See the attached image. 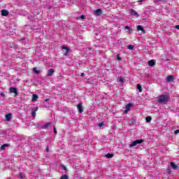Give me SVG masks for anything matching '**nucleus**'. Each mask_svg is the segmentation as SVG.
Returning a JSON list of instances; mask_svg holds the SVG:
<instances>
[{
  "mask_svg": "<svg viewBox=\"0 0 179 179\" xmlns=\"http://www.w3.org/2000/svg\"><path fill=\"white\" fill-rule=\"evenodd\" d=\"M33 72H34V73H36V75H38V73H40V71H38L36 67L33 69Z\"/></svg>",
  "mask_w": 179,
  "mask_h": 179,
  "instance_id": "19",
  "label": "nucleus"
},
{
  "mask_svg": "<svg viewBox=\"0 0 179 179\" xmlns=\"http://www.w3.org/2000/svg\"><path fill=\"white\" fill-rule=\"evenodd\" d=\"M37 100H38V95L36 94H34L32 95V99H31V101L33 103H34V101H37Z\"/></svg>",
  "mask_w": 179,
  "mask_h": 179,
  "instance_id": "14",
  "label": "nucleus"
},
{
  "mask_svg": "<svg viewBox=\"0 0 179 179\" xmlns=\"http://www.w3.org/2000/svg\"><path fill=\"white\" fill-rule=\"evenodd\" d=\"M159 1H162V0H159Z\"/></svg>",
  "mask_w": 179,
  "mask_h": 179,
  "instance_id": "45",
  "label": "nucleus"
},
{
  "mask_svg": "<svg viewBox=\"0 0 179 179\" xmlns=\"http://www.w3.org/2000/svg\"><path fill=\"white\" fill-rule=\"evenodd\" d=\"M137 89L138 90L139 93H142V85H141V84H137Z\"/></svg>",
  "mask_w": 179,
  "mask_h": 179,
  "instance_id": "17",
  "label": "nucleus"
},
{
  "mask_svg": "<svg viewBox=\"0 0 179 179\" xmlns=\"http://www.w3.org/2000/svg\"><path fill=\"white\" fill-rule=\"evenodd\" d=\"M33 110L36 113V111H38V107H36Z\"/></svg>",
  "mask_w": 179,
  "mask_h": 179,
  "instance_id": "34",
  "label": "nucleus"
},
{
  "mask_svg": "<svg viewBox=\"0 0 179 179\" xmlns=\"http://www.w3.org/2000/svg\"><path fill=\"white\" fill-rule=\"evenodd\" d=\"M128 111H129V110L126 108V109L123 111V113H124V114H127V113H128Z\"/></svg>",
  "mask_w": 179,
  "mask_h": 179,
  "instance_id": "32",
  "label": "nucleus"
},
{
  "mask_svg": "<svg viewBox=\"0 0 179 179\" xmlns=\"http://www.w3.org/2000/svg\"><path fill=\"white\" fill-rule=\"evenodd\" d=\"M175 29H178V30H179V25H176Z\"/></svg>",
  "mask_w": 179,
  "mask_h": 179,
  "instance_id": "36",
  "label": "nucleus"
},
{
  "mask_svg": "<svg viewBox=\"0 0 179 179\" xmlns=\"http://www.w3.org/2000/svg\"><path fill=\"white\" fill-rule=\"evenodd\" d=\"M131 107H132V103H128L126 105V108L129 110V111L131 110Z\"/></svg>",
  "mask_w": 179,
  "mask_h": 179,
  "instance_id": "21",
  "label": "nucleus"
},
{
  "mask_svg": "<svg viewBox=\"0 0 179 179\" xmlns=\"http://www.w3.org/2000/svg\"><path fill=\"white\" fill-rule=\"evenodd\" d=\"M1 96H3V93H1Z\"/></svg>",
  "mask_w": 179,
  "mask_h": 179,
  "instance_id": "42",
  "label": "nucleus"
},
{
  "mask_svg": "<svg viewBox=\"0 0 179 179\" xmlns=\"http://www.w3.org/2000/svg\"><path fill=\"white\" fill-rule=\"evenodd\" d=\"M31 115H32V117H34V118L36 117V110L31 111Z\"/></svg>",
  "mask_w": 179,
  "mask_h": 179,
  "instance_id": "27",
  "label": "nucleus"
},
{
  "mask_svg": "<svg viewBox=\"0 0 179 179\" xmlns=\"http://www.w3.org/2000/svg\"><path fill=\"white\" fill-rule=\"evenodd\" d=\"M117 59L118 61H121V59H122L120 57V55H117Z\"/></svg>",
  "mask_w": 179,
  "mask_h": 179,
  "instance_id": "31",
  "label": "nucleus"
},
{
  "mask_svg": "<svg viewBox=\"0 0 179 179\" xmlns=\"http://www.w3.org/2000/svg\"><path fill=\"white\" fill-rule=\"evenodd\" d=\"M137 31H142L143 34H146V31H145V29L142 25H138L137 26Z\"/></svg>",
  "mask_w": 179,
  "mask_h": 179,
  "instance_id": "6",
  "label": "nucleus"
},
{
  "mask_svg": "<svg viewBox=\"0 0 179 179\" xmlns=\"http://www.w3.org/2000/svg\"><path fill=\"white\" fill-rule=\"evenodd\" d=\"M63 52H64V55H65V57H68V55H69V48L66 47V46H62Z\"/></svg>",
  "mask_w": 179,
  "mask_h": 179,
  "instance_id": "4",
  "label": "nucleus"
},
{
  "mask_svg": "<svg viewBox=\"0 0 179 179\" xmlns=\"http://www.w3.org/2000/svg\"><path fill=\"white\" fill-rule=\"evenodd\" d=\"M80 76H85V73H82Z\"/></svg>",
  "mask_w": 179,
  "mask_h": 179,
  "instance_id": "41",
  "label": "nucleus"
},
{
  "mask_svg": "<svg viewBox=\"0 0 179 179\" xmlns=\"http://www.w3.org/2000/svg\"><path fill=\"white\" fill-rule=\"evenodd\" d=\"M104 125H105L104 122H102L98 124V127H99V128H103Z\"/></svg>",
  "mask_w": 179,
  "mask_h": 179,
  "instance_id": "24",
  "label": "nucleus"
},
{
  "mask_svg": "<svg viewBox=\"0 0 179 179\" xmlns=\"http://www.w3.org/2000/svg\"><path fill=\"white\" fill-rule=\"evenodd\" d=\"M55 71L52 69H50L48 71V73L46 75L47 77H49V76H52V75H54Z\"/></svg>",
  "mask_w": 179,
  "mask_h": 179,
  "instance_id": "8",
  "label": "nucleus"
},
{
  "mask_svg": "<svg viewBox=\"0 0 179 179\" xmlns=\"http://www.w3.org/2000/svg\"><path fill=\"white\" fill-rule=\"evenodd\" d=\"M77 108H78V111L80 113H83V107L82 106V103H78L77 105Z\"/></svg>",
  "mask_w": 179,
  "mask_h": 179,
  "instance_id": "9",
  "label": "nucleus"
},
{
  "mask_svg": "<svg viewBox=\"0 0 179 179\" xmlns=\"http://www.w3.org/2000/svg\"><path fill=\"white\" fill-rule=\"evenodd\" d=\"M94 12L95 16H100L103 15V10H101V8H98L95 10Z\"/></svg>",
  "mask_w": 179,
  "mask_h": 179,
  "instance_id": "5",
  "label": "nucleus"
},
{
  "mask_svg": "<svg viewBox=\"0 0 179 179\" xmlns=\"http://www.w3.org/2000/svg\"><path fill=\"white\" fill-rule=\"evenodd\" d=\"M131 16H136L137 17H139V14L135 11V10L131 9L130 12Z\"/></svg>",
  "mask_w": 179,
  "mask_h": 179,
  "instance_id": "12",
  "label": "nucleus"
},
{
  "mask_svg": "<svg viewBox=\"0 0 179 179\" xmlns=\"http://www.w3.org/2000/svg\"><path fill=\"white\" fill-rule=\"evenodd\" d=\"M44 101L47 102V101H50V99H46L44 100Z\"/></svg>",
  "mask_w": 179,
  "mask_h": 179,
  "instance_id": "38",
  "label": "nucleus"
},
{
  "mask_svg": "<svg viewBox=\"0 0 179 179\" xmlns=\"http://www.w3.org/2000/svg\"><path fill=\"white\" fill-rule=\"evenodd\" d=\"M145 121H146V122H150V121H152V117H150V116H147V117H145Z\"/></svg>",
  "mask_w": 179,
  "mask_h": 179,
  "instance_id": "20",
  "label": "nucleus"
},
{
  "mask_svg": "<svg viewBox=\"0 0 179 179\" xmlns=\"http://www.w3.org/2000/svg\"><path fill=\"white\" fill-rule=\"evenodd\" d=\"M157 99L159 104H166V103H169V101L170 100V96L166 94H161L157 98Z\"/></svg>",
  "mask_w": 179,
  "mask_h": 179,
  "instance_id": "1",
  "label": "nucleus"
},
{
  "mask_svg": "<svg viewBox=\"0 0 179 179\" xmlns=\"http://www.w3.org/2000/svg\"><path fill=\"white\" fill-rule=\"evenodd\" d=\"M167 172L169 173V174H170V173H171V171L170 169H167Z\"/></svg>",
  "mask_w": 179,
  "mask_h": 179,
  "instance_id": "39",
  "label": "nucleus"
},
{
  "mask_svg": "<svg viewBox=\"0 0 179 179\" xmlns=\"http://www.w3.org/2000/svg\"><path fill=\"white\" fill-rule=\"evenodd\" d=\"M141 143H143V139L136 140L130 144L129 148H134V146H136V145H140Z\"/></svg>",
  "mask_w": 179,
  "mask_h": 179,
  "instance_id": "2",
  "label": "nucleus"
},
{
  "mask_svg": "<svg viewBox=\"0 0 179 179\" xmlns=\"http://www.w3.org/2000/svg\"><path fill=\"white\" fill-rule=\"evenodd\" d=\"M50 125H51L50 122L46 123L45 125H43L44 129H45V128H48V127H50Z\"/></svg>",
  "mask_w": 179,
  "mask_h": 179,
  "instance_id": "22",
  "label": "nucleus"
},
{
  "mask_svg": "<svg viewBox=\"0 0 179 179\" xmlns=\"http://www.w3.org/2000/svg\"><path fill=\"white\" fill-rule=\"evenodd\" d=\"M22 40H25V38H22Z\"/></svg>",
  "mask_w": 179,
  "mask_h": 179,
  "instance_id": "43",
  "label": "nucleus"
},
{
  "mask_svg": "<svg viewBox=\"0 0 179 179\" xmlns=\"http://www.w3.org/2000/svg\"><path fill=\"white\" fill-rule=\"evenodd\" d=\"M128 50H134V45H129L127 47Z\"/></svg>",
  "mask_w": 179,
  "mask_h": 179,
  "instance_id": "26",
  "label": "nucleus"
},
{
  "mask_svg": "<svg viewBox=\"0 0 179 179\" xmlns=\"http://www.w3.org/2000/svg\"><path fill=\"white\" fill-rule=\"evenodd\" d=\"M9 147V144H3L1 148H0V150H5V148H8Z\"/></svg>",
  "mask_w": 179,
  "mask_h": 179,
  "instance_id": "16",
  "label": "nucleus"
},
{
  "mask_svg": "<svg viewBox=\"0 0 179 179\" xmlns=\"http://www.w3.org/2000/svg\"><path fill=\"white\" fill-rule=\"evenodd\" d=\"M174 134H175V135H177L178 134H179V130L178 129V130H176L175 131H174Z\"/></svg>",
  "mask_w": 179,
  "mask_h": 179,
  "instance_id": "33",
  "label": "nucleus"
},
{
  "mask_svg": "<svg viewBox=\"0 0 179 179\" xmlns=\"http://www.w3.org/2000/svg\"><path fill=\"white\" fill-rule=\"evenodd\" d=\"M13 116V114L12 113L6 114V121H8V122L12 121Z\"/></svg>",
  "mask_w": 179,
  "mask_h": 179,
  "instance_id": "7",
  "label": "nucleus"
},
{
  "mask_svg": "<svg viewBox=\"0 0 179 179\" xmlns=\"http://www.w3.org/2000/svg\"><path fill=\"white\" fill-rule=\"evenodd\" d=\"M10 93H13L14 96L16 97V96H19V92H17V89L16 87H10L9 89Z\"/></svg>",
  "mask_w": 179,
  "mask_h": 179,
  "instance_id": "3",
  "label": "nucleus"
},
{
  "mask_svg": "<svg viewBox=\"0 0 179 179\" xmlns=\"http://www.w3.org/2000/svg\"><path fill=\"white\" fill-rule=\"evenodd\" d=\"M9 15V11L8 10H1V16H8Z\"/></svg>",
  "mask_w": 179,
  "mask_h": 179,
  "instance_id": "11",
  "label": "nucleus"
},
{
  "mask_svg": "<svg viewBox=\"0 0 179 179\" xmlns=\"http://www.w3.org/2000/svg\"><path fill=\"white\" fill-rule=\"evenodd\" d=\"M138 2H145V0H138Z\"/></svg>",
  "mask_w": 179,
  "mask_h": 179,
  "instance_id": "40",
  "label": "nucleus"
},
{
  "mask_svg": "<svg viewBox=\"0 0 179 179\" xmlns=\"http://www.w3.org/2000/svg\"><path fill=\"white\" fill-rule=\"evenodd\" d=\"M46 150H47V152H48V148Z\"/></svg>",
  "mask_w": 179,
  "mask_h": 179,
  "instance_id": "44",
  "label": "nucleus"
},
{
  "mask_svg": "<svg viewBox=\"0 0 179 179\" xmlns=\"http://www.w3.org/2000/svg\"><path fill=\"white\" fill-rule=\"evenodd\" d=\"M69 177L67 175H62L60 179H69Z\"/></svg>",
  "mask_w": 179,
  "mask_h": 179,
  "instance_id": "23",
  "label": "nucleus"
},
{
  "mask_svg": "<svg viewBox=\"0 0 179 179\" xmlns=\"http://www.w3.org/2000/svg\"><path fill=\"white\" fill-rule=\"evenodd\" d=\"M62 167H63L64 170H66V166L62 165Z\"/></svg>",
  "mask_w": 179,
  "mask_h": 179,
  "instance_id": "37",
  "label": "nucleus"
},
{
  "mask_svg": "<svg viewBox=\"0 0 179 179\" xmlns=\"http://www.w3.org/2000/svg\"><path fill=\"white\" fill-rule=\"evenodd\" d=\"M53 131H54L55 135H57V128H55V126L53 127Z\"/></svg>",
  "mask_w": 179,
  "mask_h": 179,
  "instance_id": "28",
  "label": "nucleus"
},
{
  "mask_svg": "<svg viewBox=\"0 0 179 179\" xmlns=\"http://www.w3.org/2000/svg\"><path fill=\"white\" fill-rule=\"evenodd\" d=\"M133 122H133L132 120H129V124H130V125H132Z\"/></svg>",
  "mask_w": 179,
  "mask_h": 179,
  "instance_id": "35",
  "label": "nucleus"
},
{
  "mask_svg": "<svg viewBox=\"0 0 179 179\" xmlns=\"http://www.w3.org/2000/svg\"><path fill=\"white\" fill-rule=\"evenodd\" d=\"M106 157H107V159H111L112 157H114V154L108 153V154L106 155Z\"/></svg>",
  "mask_w": 179,
  "mask_h": 179,
  "instance_id": "18",
  "label": "nucleus"
},
{
  "mask_svg": "<svg viewBox=\"0 0 179 179\" xmlns=\"http://www.w3.org/2000/svg\"><path fill=\"white\" fill-rule=\"evenodd\" d=\"M124 29H125V30H129V33H132V29H131V28H129V27L126 26Z\"/></svg>",
  "mask_w": 179,
  "mask_h": 179,
  "instance_id": "25",
  "label": "nucleus"
},
{
  "mask_svg": "<svg viewBox=\"0 0 179 179\" xmlns=\"http://www.w3.org/2000/svg\"><path fill=\"white\" fill-rule=\"evenodd\" d=\"M166 82H174V76L172 75L167 76Z\"/></svg>",
  "mask_w": 179,
  "mask_h": 179,
  "instance_id": "10",
  "label": "nucleus"
},
{
  "mask_svg": "<svg viewBox=\"0 0 179 179\" xmlns=\"http://www.w3.org/2000/svg\"><path fill=\"white\" fill-rule=\"evenodd\" d=\"M80 19H86V16L82 15L81 16H80Z\"/></svg>",
  "mask_w": 179,
  "mask_h": 179,
  "instance_id": "30",
  "label": "nucleus"
},
{
  "mask_svg": "<svg viewBox=\"0 0 179 179\" xmlns=\"http://www.w3.org/2000/svg\"><path fill=\"white\" fill-rule=\"evenodd\" d=\"M170 164L171 169H173V170H177V169H179L178 165L176 164L174 162H171Z\"/></svg>",
  "mask_w": 179,
  "mask_h": 179,
  "instance_id": "13",
  "label": "nucleus"
},
{
  "mask_svg": "<svg viewBox=\"0 0 179 179\" xmlns=\"http://www.w3.org/2000/svg\"><path fill=\"white\" fill-rule=\"evenodd\" d=\"M119 81L120 82V83H124V79H122V77H120Z\"/></svg>",
  "mask_w": 179,
  "mask_h": 179,
  "instance_id": "29",
  "label": "nucleus"
},
{
  "mask_svg": "<svg viewBox=\"0 0 179 179\" xmlns=\"http://www.w3.org/2000/svg\"><path fill=\"white\" fill-rule=\"evenodd\" d=\"M149 66H155L156 65V62H154L153 59L148 61Z\"/></svg>",
  "mask_w": 179,
  "mask_h": 179,
  "instance_id": "15",
  "label": "nucleus"
}]
</instances>
